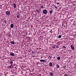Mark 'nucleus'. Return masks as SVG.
Here are the masks:
<instances>
[{"mask_svg":"<svg viewBox=\"0 0 76 76\" xmlns=\"http://www.w3.org/2000/svg\"><path fill=\"white\" fill-rule=\"evenodd\" d=\"M43 13L44 14H45V15H46L47 13V11L46 10H44L43 11Z\"/></svg>","mask_w":76,"mask_h":76,"instance_id":"obj_1","label":"nucleus"},{"mask_svg":"<svg viewBox=\"0 0 76 76\" xmlns=\"http://www.w3.org/2000/svg\"><path fill=\"white\" fill-rule=\"evenodd\" d=\"M49 75L50 76H54V73L50 72L49 73Z\"/></svg>","mask_w":76,"mask_h":76,"instance_id":"obj_2","label":"nucleus"},{"mask_svg":"<svg viewBox=\"0 0 76 76\" xmlns=\"http://www.w3.org/2000/svg\"><path fill=\"white\" fill-rule=\"evenodd\" d=\"M10 13L9 11H7L6 12V14L7 15H10Z\"/></svg>","mask_w":76,"mask_h":76,"instance_id":"obj_3","label":"nucleus"},{"mask_svg":"<svg viewBox=\"0 0 76 76\" xmlns=\"http://www.w3.org/2000/svg\"><path fill=\"white\" fill-rule=\"evenodd\" d=\"M70 47H71V49H72V50H75V47H74V46H73V45H71Z\"/></svg>","mask_w":76,"mask_h":76,"instance_id":"obj_4","label":"nucleus"},{"mask_svg":"<svg viewBox=\"0 0 76 76\" xmlns=\"http://www.w3.org/2000/svg\"><path fill=\"white\" fill-rule=\"evenodd\" d=\"M40 62H45V61H45L43 59L40 60Z\"/></svg>","mask_w":76,"mask_h":76,"instance_id":"obj_5","label":"nucleus"},{"mask_svg":"<svg viewBox=\"0 0 76 76\" xmlns=\"http://www.w3.org/2000/svg\"><path fill=\"white\" fill-rule=\"evenodd\" d=\"M13 6L14 9H16V5L15 4V3L13 4Z\"/></svg>","mask_w":76,"mask_h":76,"instance_id":"obj_6","label":"nucleus"},{"mask_svg":"<svg viewBox=\"0 0 76 76\" xmlns=\"http://www.w3.org/2000/svg\"><path fill=\"white\" fill-rule=\"evenodd\" d=\"M53 65V63H52L51 62H50L49 63V66H50V67H51V66H52Z\"/></svg>","mask_w":76,"mask_h":76,"instance_id":"obj_7","label":"nucleus"},{"mask_svg":"<svg viewBox=\"0 0 76 76\" xmlns=\"http://www.w3.org/2000/svg\"><path fill=\"white\" fill-rule=\"evenodd\" d=\"M10 55H11V56H14V53H13L12 52H11L10 53Z\"/></svg>","mask_w":76,"mask_h":76,"instance_id":"obj_8","label":"nucleus"},{"mask_svg":"<svg viewBox=\"0 0 76 76\" xmlns=\"http://www.w3.org/2000/svg\"><path fill=\"white\" fill-rule=\"evenodd\" d=\"M53 11L52 10H50V11H49V13H50V14H52V13H53Z\"/></svg>","mask_w":76,"mask_h":76,"instance_id":"obj_9","label":"nucleus"},{"mask_svg":"<svg viewBox=\"0 0 76 76\" xmlns=\"http://www.w3.org/2000/svg\"><path fill=\"white\" fill-rule=\"evenodd\" d=\"M10 27L11 28H13V24H11L10 25Z\"/></svg>","mask_w":76,"mask_h":76,"instance_id":"obj_10","label":"nucleus"},{"mask_svg":"<svg viewBox=\"0 0 76 76\" xmlns=\"http://www.w3.org/2000/svg\"><path fill=\"white\" fill-rule=\"evenodd\" d=\"M10 43L11 44H12L14 45V44H15V42L11 41Z\"/></svg>","mask_w":76,"mask_h":76,"instance_id":"obj_11","label":"nucleus"},{"mask_svg":"<svg viewBox=\"0 0 76 76\" xmlns=\"http://www.w3.org/2000/svg\"><path fill=\"white\" fill-rule=\"evenodd\" d=\"M56 67L57 68H59L60 67V66L59 65H58V64L56 65Z\"/></svg>","mask_w":76,"mask_h":76,"instance_id":"obj_12","label":"nucleus"},{"mask_svg":"<svg viewBox=\"0 0 76 76\" xmlns=\"http://www.w3.org/2000/svg\"><path fill=\"white\" fill-rule=\"evenodd\" d=\"M67 67H68L67 66H64L63 67V68H64V69H66V68H67Z\"/></svg>","mask_w":76,"mask_h":76,"instance_id":"obj_13","label":"nucleus"},{"mask_svg":"<svg viewBox=\"0 0 76 76\" xmlns=\"http://www.w3.org/2000/svg\"><path fill=\"white\" fill-rule=\"evenodd\" d=\"M10 63L11 64H13V61H11L10 62Z\"/></svg>","mask_w":76,"mask_h":76,"instance_id":"obj_14","label":"nucleus"},{"mask_svg":"<svg viewBox=\"0 0 76 76\" xmlns=\"http://www.w3.org/2000/svg\"><path fill=\"white\" fill-rule=\"evenodd\" d=\"M51 57H52V56H50L48 57V58L50 59V58H51Z\"/></svg>","mask_w":76,"mask_h":76,"instance_id":"obj_15","label":"nucleus"},{"mask_svg":"<svg viewBox=\"0 0 76 76\" xmlns=\"http://www.w3.org/2000/svg\"><path fill=\"white\" fill-rule=\"evenodd\" d=\"M57 59L58 60H59L60 59V57H58L57 58Z\"/></svg>","mask_w":76,"mask_h":76,"instance_id":"obj_16","label":"nucleus"},{"mask_svg":"<svg viewBox=\"0 0 76 76\" xmlns=\"http://www.w3.org/2000/svg\"><path fill=\"white\" fill-rule=\"evenodd\" d=\"M10 68H13V65H12V64H11L10 66Z\"/></svg>","mask_w":76,"mask_h":76,"instance_id":"obj_17","label":"nucleus"},{"mask_svg":"<svg viewBox=\"0 0 76 76\" xmlns=\"http://www.w3.org/2000/svg\"><path fill=\"white\" fill-rule=\"evenodd\" d=\"M61 38V35H59L58 36V38Z\"/></svg>","mask_w":76,"mask_h":76,"instance_id":"obj_18","label":"nucleus"},{"mask_svg":"<svg viewBox=\"0 0 76 76\" xmlns=\"http://www.w3.org/2000/svg\"><path fill=\"white\" fill-rule=\"evenodd\" d=\"M49 32H50V33L51 32V33H53V32L52 31V30H50L49 31Z\"/></svg>","mask_w":76,"mask_h":76,"instance_id":"obj_19","label":"nucleus"},{"mask_svg":"<svg viewBox=\"0 0 76 76\" xmlns=\"http://www.w3.org/2000/svg\"><path fill=\"white\" fill-rule=\"evenodd\" d=\"M53 6L54 7H55L56 9H57V7H56L55 5H53Z\"/></svg>","mask_w":76,"mask_h":76,"instance_id":"obj_20","label":"nucleus"},{"mask_svg":"<svg viewBox=\"0 0 76 76\" xmlns=\"http://www.w3.org/2000/svg\"><path fill=\"white\" fill-rule=\"evenodd\" d=\"M64 76H68V75H67V74H65L64 75Z\"/></svg>","mask_w":76,"mask_h":76,"instance_id":"obj_21","label":"nucleus"},{"mask_svg":"<svg viewBox=\"0 0 76 76\" xmlns=\"http://www.w3.org/2000/svg\"><path fill=\"white\" fill-rule=\"evenodd\" d=\"M55 45L53 46H52V48H55Z\"/></svg>","mask_w":76,"mask_h":76,"instance_id":"obj_22","label":"nucleus"},{"mask_svg":"<svg viewBox=\"0 0 76 76\" xmlns=\"http://www.w3.org/2000/svg\"><path fill=\"white\" fill-rule=\"evenodd\" d=\"M11 36V35H10V34H9L8 35V36L9 37H10Z\"/></svg>","mask_w":76,"mask_h":76,"instance_id":"obj_23","label":"nucleus"},{"mask_svg":"<svg viewBox=\"0 0 76 76\" xmlns=\"http://www.w3.org/2000/svg\"><path fill=\"white\" fill-rule=\"evenodd\" d=\"M63 47L64 48H66V47L64 46H63Z\"/></svg>","mask_w":76,"mask_h":76,"instance_id":"obj_24","label":"nucleus"},{"mask_svg":"<svg viewBox=\"0 0 76 76\" xmlns=\"http://www.w3.org/2000/svg\"><path fill=\"white\" fill-rule=\"evenodd\" d=\"M20 16L19 15H17V18H19Z\"/></svg>","mask_w":76,"mask_h":76,"instance_id":"obj_25","label":"nucleus"},{"mask_svg":"<svg viewBox=\"0 0 76 76\" xmlns=\"http://www.w3.org/2000/svg\"><path fill=\"white\" fill-rule=\"evenodd\" d=\"M41 8H44V7H43V6H41Z\"/></svg>","mask_w":76,"mask_h":76,"instance_id":"obj_26","label":"nucleus"},{"mask_svg":"<svg viewBox=\"0 0 76 76\" xmlns=\"http://www.w3.org/2000/svg\"><path fill=\"white\" fill-rule=\"evenodd\" d=\"M36 11L37 12H39V11L38 10H36Z\"/></svg>","mask_w":76,"mask_h":76,"instance_id":"obj_27","label":"nucleus"},{"mask_svg":"<svg viewBox=\"0 0 76 76\" xmlns=\"http://www.w3.org/2000/svg\"><path fill=\"white\" fill-rule=\"evenodd\" d=\"M57 4H60V3H59V2L57 3Z\"/></svg>","mask_w":76,"mask_h":76,"instance_id":"obj_28","label":"nucleus"},{"mask_svg":"<svg viewBox=\"0 0 76 76\" xmlns=\"http://www.w3.org/2000/svg\"><path fill=\"white\" fill-rule=\"evenodd\" d=\"M39 62H37V64H39Z\"/></svg>","mask_w":76,"mask_h":76,"instance_id":"obj_29","label":"nucleus"},{"mask_svg":"<svg viewBox=\"0 0 76 76\" xmlns=\"http://www.w3.org/2000/svg\"><path fill=\"white\" fill-rule=\"evenodd\" d=\"M56 48H59V47L58 46H56Z\"/></svg>","mask_w":76,"mask_h":76,"instance_id":"obj_30","label":"nucleus"},{"mask_svg":"<svg viewBox=\"0 0 76 76\" xmlns=\"http://www.w3.org/2000/svg\"><path fill=\"white\" fill-rule=\"evenodd\" d=\"M29 51H31V49H30L29 50Z\"/></svg>","mask_w":76,"mask_h":76,"instance_id":"obj_31","label":"nucleus"},{"mask_svg":"<svg viewBox=\"0 0 76 76\" xmlns=\"http://www.w3.org/2000/svg\"><path fill=\"white\" fill-rule=\"evenodd\" d=\"M34 58V57H35V56H32Z\"/></svg>","mask_w":76,"mask_h":76,"instance_id":"obj_32","label":"nucleus"},{"mask_svg":"<svg viewBox=\"0 0 76 76\" xmlns=\"http://www.w3.org/2000/svg\"><path fill=\"white\" fill-rule=\"evenodd\" d=\"M34 53V51L32 52V54H33V53Z\"/></svg>","mask_w":76,"mask_h":76,"instance_id":"obj_33","label":"nucleus"},{"mask_svg":"<svg viewBox=\"0 0 76 76\" xmlns=\"http://www.w3.org/2000/svg\"><path fill=\"white\" fill-rule=\"evenodd\" d=\"M4 23H6V21H4Z\"/></svg>","mask_w":76,"mask_h":76,"instance_id":"obj_34","label":"nucleus"},{"mask_svg":"<svg viewBox=\"0 0 76 76\" xmlns=\"http://www.w3.org/2000/svg\"><path fill=\"white\" fill-rule=\"evenodd\" d=\"M72 73V72H70V73Z\"/></svg>","mask_w":76,"mask_h":76,"instance_id":"obj_35","label":"nucleus"},{"mask_svg":"<svg viewBox=\"0 0 76 76\" xmlns=\"http://www.w3.org/2000/svg\"><path fill=\"white\" fill-rule=\"evenodd\" d=\"M41 37L40 36V38H41Z\"/></svg>","mask_w":76,"mask_h":76,"instance_id":"obj_36","label":"nucleus"},{"mask_svg":"<svg viewBox=\"0 0 76 76\" xmlns=\"http://www.w3.org/2000/svg\"><path fill=\"white\" fill-rule=\"evenodd\" d=\"M28 38H29V37H28Z\"/></svg>","mask_w":76,"mask_h":76,"instance_id":"obj_37","label":"nucleus"},{"mask_svg":"<svg viewBox=\"0 0 76 76\" xmlns=\"http://www.w3.org/2000/svg\"><path fill=\"white\" fill-rule=\"evenodd\" d=\"M64 53H65V51L64 52Z\"/></svg>","mask_w":76,"mask_h":76,"instance_id":"obj_38","label":"nucleus"},{"mask_svg":"<svg viewBox=\"0 0 76 76\" xmlns=\"http://www.w3.org/2000/svg\"><path fill=\"white\" fill-rule=\"evenodd\" d=\"M64 53H65V51L64 52Z\"/></svg>","mask_w":76,"mask_h":76,"instance_id":"obj_39","label":"nucleus"}]
</instances>
